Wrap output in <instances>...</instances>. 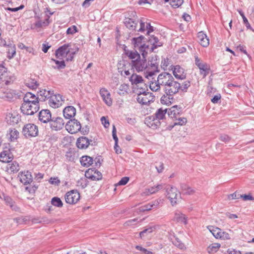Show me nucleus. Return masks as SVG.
I'll return each mask as SVG.
<instances>
[{
	"label": "nucleus",
	"mask_w": 254,
	"mask_h": 254,
	"mask_svg": "<svg viewBox=\"0 0 254 254\" xmlns=\"http://www.w3.org/2000/svg\"><path fill=\"white\" fill-rule=\"evenodd\" d=\"M146 58H144L142 57V59H140L134 61L132 63V66L138 72L146 70L145 77L149 79V77H151L155 73L159 71V63L157 55L152 57L151 60H149L148 63Z\"/></svg>",
	"instance_id": "1"
},
{
	"label": "nucleus",
	"mask_w": 254,
	"mask_h": 254,
	"mask_svg": "<svg viewBox=\"0 0 254 254\" xmlns=\"http://www.w3.org/2000/svg\"><path fill=\"white\" fill-rule=\"evenodd\" d=\"M23 99V103L21 105V110L24 114L33 115L39 111V98L35 94L27 92L24 95Z\"/></svg>",
	"instance_id": "2"
},
{
	"label": "nucleus",
	"mask_w": 254,
	"mask_h": 254,
	"mask_svg": "<svg viewBox=\"0 0 254 254\" xmlns=\"http://www.w3.org/2000/svg\"><path fill=\"white\" fill-rule=\"evenodd\" d=\"M173 78L174 77L171 73L167 72H163L158 75L156 80L150 83V88L152 91L155 92L159 91L161 86L164 89L167 85L170 84Z\"/></svg>",
	"instance_id": "3"
},
{
	"label": "nucleus",
	"mask_w": 254,
	"mask_h": 254,
	"mask_svg": "<svg viewBox=\"0 0 254 254\" xmlns=\"http://www.w3.org/2000/svg\"><path fill=\"white\" fill-rule=\"evenodd\" d=\"M148 42L152 45L151 46L144 44L139 47V52L144 58L147 57L148 52H153L155 49L162 46V43L154 35L149 37Z\"/></svg>",
	"instance_id": "4"
},
{
	"label": "nucleus",
	"mask_w": 254,
	"mask_h": 254,
	"mask_svg": "<svg viewBox=\"0 0 254 254\" xmlns=\"http://www.w3.org/2000/svg\"><path fill=\"white\" fill-rule=\"evenodd\" d=\"M70 45L64 44L59 47L56 51L55 55L57 58L62 59L64 57L69 54V57L67 58V61H71L73 59V55L75 54L76 51L71 52L70 50L69 47Z\"/></svg>",
	"instance_id": "5"
},
{
	"label": "nucleus",
	"mask_w": 254,
	"mask_h": 254,
	"mask_svg": "<svg viewBox=\"0 0 254 254\" xmlns=\"http://www.w3.org/2000/svg\"><path fill=\"white\" fill-rule=\"evenodd\" d=\"M166 196L174 206L176 204L177 201L180 198V192L178 191L177 189L172 186H169L166 189Z\"/></svg>",
	"instance_id": "6"
},
{
	"label": "nucleus",
	"mask_w": 254,
	"mask_h": 254,
	"mask_svg": "<svg viewBox=\"0 0 254 254\" xmlns=\"http://www.w3.org/2000/svg\"><path fill=\"white\" fill-rule=\"evenodd\" d=\"M181 83L176 81L174 78L171 80L170 84L167 85L163 89L164 92L167 95H174L180 90Z\"/></svg>",
	"instance_id": "7"
},
{
	"label": "nucleus",
	"mask_w": 254,
	"mask_h": 254,
	"mask_svg": "<svg viewBox=\"0 0 254 254\" xmlns=\"http://www.w3.org/2000/svg\"><path fill=\"white\" fill-rule=\"evenodd\" d=\"M22 133L27 138L35 137L38 135V128L37 126L34 124H28L23 127Z\"/></svg>",
	"instance_id": "8"
},
{
	"label": "nucleus",
	"mask_w": 254,
	"mask_h": 254,
	"mask_svg": "<svg viewBox=\"0 0 254 254\" xmlns=\"http://www.w3.org/2000/svg\"><path fill=\"white\" fill-rule=\"evenodd\" d=\"M20 94L21 92L12 89H6L5 91H0V98L11 101L19 98L21 96Z\"/></svg>",
	"instance_id": "9"
},
{
	"label": "nucleus",
	"mask_w": 254,
	"mask_h": 254,
	"mask_svg": "<svg viewBox=\"0 0 254 254\" xmlns=\"http://www.w3.org/2000/svg\"><path fill=\"white\" fill-rule=\"evenodd\" d=\"M81 126L79 122L76 120H70L65 125L67 131L71 134L77 132L81 129Z\"/></svg>",
	"instance_id": "10"
},
{
	"label": "nucleus",
	"mask_w": 254,
	"mask_h": 254,
	"mask_svg": "<svg viewBox=\"0 0 254 254\" xmlns=\"http://www.w3.org/2000/svg\"><path fill=\"white\" fill-rule=\"evenodd\" d=\"M49 99V105L53 108H59L60 106H62L64 102L62 96L60 94H52Z\"/></svg>",
	"instance_id": "11"
},
{
	"label": "nucleus",
	"mask_w": 254,
	"mask_h": 254,
	"mask_svg": "<svg viewBox=\"0 0 254 254\" xmlns=\"http://www.w3.org/2000/svg\"><path fill=\"white\" fill-rule=\"evenodd\" d=\"M80 195L76 190H71L67 192L65 195V200L66 203L69 204H74L79 199Z\"/></svg>",
	"instance_id": "12"
},
{
	"label": "nucleus",
	"mask_w": 254,
	"mask_h": 254,
	"mask_svg": "<svg viewBox=\"0 0 254 254\" xmlns=\"http://www.w3.org/2000/svg\"><path fill=\"white\" fill-rule=\"evenodd\" d=\"M195 64L200 69V74H203L205 77L208 73L210 70V66L205 63L201 62L198 57L195 58Z\"/></svg>",
	"instance_id": "13"
},
{
	"label": "nucleus",
	"mask_w": 254,
	"mask_h": 254,
	"mask_svg": "<svg viewBox=\"0 0 254 254\" xmlns=\"http://www.w3.org/2000/svg\"><path fill=\"white\" fill-rule=\"evenodd\" d=\"M152 99L151 93L145 91L138 93L136 98L137 102L142 105H147Z\"/></svg>",
	"instance_id": "14"
},
{
	"label": "nucleus",
	"mask_w": 254,
	"mask_h": 254,
	"mask_svg": "<svg viewBox=\"0 0 254 254\" xmlns=\"http://www.w3.org/2000/svg\"><path fill=\"white\" fill-rule=\"evenodd\" d=\"M10 74L6 67L2 64L0 65V80L4 82L5 84H8L10 81Z\"/></svg>",
	"instance_id": "15"
},
{
	"label": "nucleus",
	"mask_w": 254,
	"mask_h": 254,
	"mask_svg": "<svg viewBox=\"0 0 254 254\" xmlns=\"http://www.w3.org/2000/svg\"><path fill=\"white\" fill-rule=\"evenodd\" d=\"M85 176L92 181H99L102 178V175L100 172L92 169H88L85 172Z\"/></svg>",
	"instance_id": "16"
},
{
	"label": "nucleus",
	"mask_w": 254,
	"mask_h": 254,
	"mask_svg": "<svg viewBox=\"0 0 254 254\" xmlns=\"http://www.w3.org/2000/svg\"><path fill=\"white\" fill-rule=\"evenodd\" d=\"M20 116L14 111H10L6 114L5 119L7 122L12 125L17 124L20 120Z\"/></svg>",
	"instance_id": "17"
},
{
	"label": "nucleus",
	"mask_w": 254,
	"mask_h": 254,
	"mask_svg": "<svg viewBox=\"0 0 254 254\" xmlns=\"http://www.w3.org/2000/svg\"><path fill=\"white\" fill-rule=\"evenodd\" d=\"M13 158V154L9 149L6 148L0 153V161L2 162L10 163Z\"/></svg>",
	"instance_id": "18"
},
{
	"label": "nucleus",
	"mask_w": 254,
	"mask_h": 254,
	"mask_svg": "<svg viewBox=\"0 0 254 254\" xmlns=\"http://www.w3.org/2000/svg\"><path fill=\"white\" fill-rule=\"evenodd\" d=\"M64 125V122L63 118L57 117L55 120H51L50 126L52 129L55 130H59L62 129Z\"/></svg>",
	"instance_id": "19"
},
{
	"label": "nucleus",
	"mask_w": 254,
	"mask_h": 254,
	"mask_svg": "<svg viewBox=\"0 0 254 254\" xmlns=\"http://www.w3.org/2000/svg\"><path fill=\"white\" fill-rule=\"evenodd\" d=\"M18 177L20 181L25 185L30 184L33 181L31 173L28 171L20 173Z\"/></svg>",
	"instance_id": "20"
},
{
	"label": "nucleus",
	"mask_w": 254,
	"mask_h": 254,
	"mask_svg": "<svg viewBox=\"0 0 254 254\" xmlns=\"http://www.w3.org/2000/svg\"><path fill=\"white\" fill-rule=\"evenodd\" d=\"M100 94L102 98L106 105L110 106L112 104V99L110 92L105 88H102L100 90Z\"/></svg>",
	"instance_id": "21"
},
{
	"label": "nucleus",
	"mask_w": 254,
	"mask_h": 254,
	"mask_svg": "<svg viewBox=\"0 0 254 254\" xmlns=\"http://www.w3.org/2000/svg\"><path fill=\"white\" fill-rule=\"evenodd\" d=\"M168 112V116L172 119H177L182 114V110L181 107L178 106H174L170 108Z\"/></svg>",
	"instance_id": "22"
},
{
	"label": "nucleus",
	"mask_w": 254,
	"mask_h": 254,
	"mask_svg": "<svg viewBox=\"0 0 254 254\" xmlns=\"http://www.w3.org/2000/svg\"><path fill=\"white\" fill-rule=\"evenodd\" d=\"M91 142L92 140H89L86 137L81 136L77 139L76 145L79 149H85L88 147Z\"/></svg>",
	"instance_id": "23"
},
{
	"label": "nucleus",
	"mask_w": 254,
	"mask_h": 254,
	"mask_svg": "<svg viewBox=\"0 0 254 254\" xmlns=\"http://www.w3.org/2000/svg\"><path fill=\"white\" fill-rule=\"evenodd\" d=\"M174 76L177 79H184L186 77V75L184 73V69L180 65H176L173 70Z\"/></svg>",
	"instance_id": "24"
},
{
	"label": "nucleus",
	"mask_w": 254,
	"mask_h": 254,
	"mask_svg": "<svg viewBox=\"0 0 254 254\" xmlns=\"http://www.w3.org/2000/svg\"><path fill=\"white\" fill-rule=\"evenodd\" d=\"M39 120L44 123H47L51 121V114L48 110H42L39 114Z\"/></svg>",
	"instance_id": "25"
},
{
	"label": "nucleus",
	"mask_w": 254,
	"mask_h": 254,
	"mask_svg": "<svg viewBox=\"0 0 254 254\" xmlns=\"http://www.w3.org/2000/svg\"><path fill=\"white\" fill-rule=\"evenodd\" d=\"M197 38L200 44L204 47H207L209 44V40L207 36L202 31L197 34Z\"/></svg>",
	"instance_id": "26"
},
{
	"label": "nucleus",
	"mask_w": 254,
	"mask_h": 254,
	"mask_svg": "<svg viewBox=\"0 0 254 254\" xmlns=\"http://www.w3.org/2000/svg\"><path fill=\"white\" fill-rule=\"evenodd\" d=\"M75 114L76 110L73 106L66 107L63 110L64 116L66 119H70L72 117H74Z\"/></svg>",
	"instance_id": "27"
},
{
	"label": "nucleus",
	"mask_w": 254,
	"mask_h": 254,
	"mask_svg": "<svg viewBox=\"0 0 254 254\" xmlns=\"http://www.w3.org/2000/svg\"><path fill=\"white\" fill-rule=\"evenodd\" d=\"M6 167V171L9 173H16L19 170V166L18 163L14 161L11 163H8Z\"/></svg>",
	"instance_id": "28"
},
{
	"label": "nucleus",
	"mask_w": 254,
	"mask_h": 254,
	"mask_svg": "<svg viewBox=\"0 0 254 254\" xmlns=\"http://www.w3.org/2000/svg\"><path fill=\"white\" fill-rule=\"evenodd\" d=\"M207 228L215 238L216 239L221 238L222 230L220 228L212 226H209Z\"/></svg>",
	"instance_id": "29"
},
{
	"label": "nucleus",
	"mask_w": 254,
	"mask_h": 254,
	"mask_svg": "<svg viewBox=\"0 0 254 254\" xmlns=\"http://www.w3.org/2000/svg\"><path fill=\"white\" fill-rule=\"evenodd\" d=\"M124 23L126 27L129 29L131 30L135 29L137 23L135 20L130 18H126Z\"/></svg>",
	"instance_id": "30"
},
{
	"label": "nucleus",
	"mask_w": 254,
	"mask_h": 254,
	"mask_svg": "<svg viewBox=\"0 0 254 254\" xmlns=\"http://www.w3.org/2000/svg\"><path fill=\"white\" fill-rule=\"evenodd\" d=\"M126 55L132 60L131 64L136 61L137 60L140 59V56L136 51H128L126 53Z\"/></svg>",
	"instance_id": "31"
},
{
	"label": "nucleus",
	"mask_w": 254,
	"mask_h": 254,
	"mask_svg": "<svg viewBox=\"0 0 254 254\" xmlns=\"http://www.w3.org/2000/svg\"><path fill=\"white\" fill-rule=\"evenodd\" d=\"M93 161L92 158L88 156H82L80 159L81 164L85 167H88L92 165Z\"/></svg>",
	"instance_id": "32"
},
{
	"label": "nucleus",
	"mask_w": 254,
	"mask_h": 254,
	"mask_svg": "<svg viewBox=\"0 0 254 254\" xmlns=\"http://www.w3.org/2000/svg\"><path fill=\"white\" fill-rule=\"evenodd\" d=\"M129 80L132 84L140 83L143 80L142 76L134 73L132 74V75L129 77Z\"/></svg>",
	"instance_id": "33"
},
{
	"label": "nucleus",
	"mask_w": 254,
	"mask_h": 254,
	"mask_svg": "<svg viewBox=\"0 0 254 254\" xmlns=\"http://www.w3.org/2000/svg\"><path fill=\"white\" fill-rule=\"evenodd\" d=\"M156 229V226H149L142 231L139 233V236L141 238L147 236L149 234L154 232Z\"/></svg>",
	"instance_id": "34"
},
{
	"label": "nucleus",
	"mask_w": 254,
	"mask_h": 254,
	"mask_svg": "<svg viewBox=\"0 0 254 254\" xmlns=\"http://www.w3.org/2000/svg\"><path fill=\"white\" fill-rule=\"evenodd\" d=\"M4 201L7 205L9 206V207L14 211H18L19 208L18 207L16 206L15 203V202L13 201V200L9 197L6 196L4 198Z\"/></svg>",
	"instance_id": "35"
},
{
	"label": "nucleus",
	"mask_w": 254,
	"mask_h": 254,
	"mask_svg": "<svg viewBox=\"0 0 254 254\" xmlns=\"http://www.w3.org/2000/svg\"><path fill=\"white\" fill-rule=\"evenodd\" d=\"M129 90V87L128 84L124 83L120 86L118 93L120 95H126L128 94Z\"/></svg>",
	"instance_id": "36"
},
{
	"label": "nucleus",
	"mask_w": 254,
	"mask_h": 254,
	"mask_svg": "<svg viewBox=\"0 0 254 254\" xmlns=\"http://www.w3.org/2000/svg\"><path fill=\"white\" fill-rule=\"evenodd\" d=\"M167 109H159L155 114L156 120H160L163 119L167 112Z\"/></svg>",
	"instance_id": "37"
},
{
	"label": "nucleus",
	"mask_w": 254,
	"mask_h": 254,
	"mask_svg": "<svg viewBox=\"0 0 254 254\" xmlns=\"http://www.w3.org/2000/svg\"><path fill=\"white\" fill-rule=\"evenodd\" d=\"M220 246L219 243H213L208 247L207 251L209 254H214L218 251Z\"/></svg>",
	"instance_id": "38"
},
{
	"label": "nucleus",
	"mask_w": 254,
	"mask_h": 254,
	"mask_svg": "<svg viewBox=\"0 0 254 254\" xmlns=\"http://www.w3.org/2000/svg\"><path fill=\"white\" fill-rule=\"evenodd\" d=\"M174 219L178 222L183 223L185 224L187 223V217L186 215L183 213H176L174 217Z\"/></svg>",
	"instance_id": "39"
},
{
	"label": "nucleus",
	"mask_w": 254,
	"mask_h": 254,
	"mask_svg": "<svg viewBox=\"0 0 254 254\" xmlns=\"http://www.w3.org/2000/svg\"><path fill=\"white\" fill-rule=\"evenodd\" d=\"M181 189L184 194H191L194 192V190L185 184H181Z\"/></svg>",
	"instance_id": "40"
},
{
	"label": "nucleus",
	"mask_w": 254,
	"mask_h": 254,
	"mask_svg": "<svg viewBox=\"0 0 254 254\" xmlns=\"http://www.w3.org/2000/svg\"><path fill=\"white\" fill-rule=\"evenodd\" d=\"M38 94L40 96H41L43 98V100H45L46 99H49L53 93V91H51L50 90L42 89L38 92Z\"/></svg>",
	"instance_id": "41"
},
{
	"label": "nucleus",
	"mask_w": 254,
	"mask_h": 254,
	"mask_svg": "<svg viewBox=\"0 0 254 254\" xmlns=\"http://www.w3.org/2000/svg\"><path fill=\"white\" fill-rule=\"evenodd\" d=\"M173 95H169L165 94L163 95L160 99L161 103L163 104L170 105L171 104V99H173Z\"/></svg>",
	"instance_id": "42"
},
{
	"label": "nucleus",
	"mask_w": 254,
	"mask_h": 254,
	"mask_svg": "<svg viewBox=\"0 0 254 254\" xmlns=\"http://www.w3.org/2000/svg\"><path fill=\"white\" fill-rule=\"evenodd\" d=\"M87 178L85 176L84 178H82L78 180L76 182V186L80 187L81 189H83L85 188L88 184Z\"/></svg>",
	"instance_id": "43"
},
{
	"label": "nucleus",
	"mask_w": 254,
	"mask_h": 254,
	"mask_svg": "<svg viewBox=\"0 0 254 254\" xmlns=\"http://www.w3.org/2000/svg\"><path fill=\"white\" fill-rule=\"evenodd\" d=\"M51 204L58 207H62L63 203L61 199L58 197H54L51 199Z\"/></svg>",
	"instance_id": "44"
},
{
	"label": "nucleus",
	"mask_w": 254,
	"mask_h": 254,
	"mask_svg": "<svg viewBox=\"0 0 254 254\" xmlns=\"http://www.w3.org/2000/svg\"><path fill=\"white\" fill-rule=\"evenodd\" d=\"M163 186L162 185H158L156 186L152 187L148 190V191L146 192L147 194H153L158 191L159 190L162 189Z\"/></svg>",
	"instance_id": "45"
},
{
	"label": "nucleus",
	"mask_w": 254,
	"mask_h": 254,
	"mask_svg": "<svg viewBox=\"0 0 254 254\" xmlns=\"http://www.w3.org/2000/svg\"><path fill=\"white\" fill-rule=\"evenodd\" d=\"M144 38V37L142 36H139L137 38H134L132 39L133 45L135 48L138 47L139 48L140 46L142 45L141 41Z\"/></svg>",
	"instance_id": "46"
},
{
	"label": "nucleus",
	"mask_w": 254,
	"mask_h": 254,
	"mask_svg": "<svg viewBox=\"0 0 254 254\" xmlns=\"http://www.w3.org/2000/svg\"><path fill=\"white\" fill-rule=\"evenodd\" d=\"M238 11L239 12V13L242 16L243 20L244 23L245 24L247 28L248 29H250L252 30L253 31H254L252 29L250 23H249L247 18L245 17L244 13L241 10H238Z\"/></svg>",
	"instance_id": "47"
},
{
	"label": "nucleus",
	"mask_w": 254,
	"mask_h": 254,
	"mask_svg": "<svg viewBox=\"0 0 254 254\" xmlns=\"http://www.w3.org/2000/svg\"><path fill=\"white\" fill-rule=\"evenodd\" d=\"M173 243L175 246L181 250H185L186 249L185 245L178 238H175L173 241Z\"/></svg>",
	"instance_id": "48"
},
{
	"label": "nucleus",
	"mask_w": 254,
	"mask_h": 254,
	"mask_svg": "<svg viewBox=\"0 0 254 254\" xmlns=\"http://www.w3.org/2000/svg\"><path fill=\"white\" fill-rule=\"evenodd\" d=\"M52 60L56 64V66H54L55 68H57L58 69H63L65 67V64H64V61H59L58 60H55L54 59H52Z\"/></svg>",
	"instance_id": "49"
},
{
	"label": "nucleus",
	"mask_w": 254,
	"mask_h": 254,
	"mask_svg": "<svg viewBox=\"0 0 254 254\" xmlns=\"http://www.w3.org/2000/svg\"><path fill=\"white\" fill-rule=\"evenodd\" d=\"M176 122L174 123V126L176 125L183 126L185 125L187 122V119L185 118H178L175 119Z\"/></svg>",
	"instance_id": "50"
},
{
	"label": "nucleus",
	"mask_w": 254,
	"mask_h": 254,
	"mask_svg": "<svg viewBox=\"0 0 254 254\" xmlns=\"http://www.w3.org/2000/svg\"><path fill=\"white\" fill-rule=\"evenodd\" d=\"M18 134L19 132L16 129H11L9 132L10 138L11 140L13 141L16 139L18 136Z\"/></svg>",
	"instance_id": "51"
},
{
	"label": "nucleus",
	"mask_w": 254,
	"mask_h": 254,
	"mask_svg": "<svg viewBox=\"0 0 254 254\" xmlns=\"http://www.w3.org/2000/svg\"><path fill=\"white\" fill-rule=\"evenodd\" d=\"M49 24V19L47 18L45 20L42 21L41 20L38 21L36 22L35 25L37 27H41L43 26H46Z\"/></svg>",
	"instance_id": "52"
},
{
	"label": "nucleus",
	"mask_w": 254,
	"mask_h": 254,
	"mask_svg": "<svg viewBox=\"0 0 254 254\" xmlns=\"http://www.w3.org/2000/svg\"><path fill=\"white\" fill-rule=\"evenodd\" d=\"M8 58L11 59L16 54V48L15 46H12L11 48H9L7 52Z\"/></svg>",
	"instance_id": "53"
},
{
	"label": "nucleus",
	"mask_w": 254,
	"mask_h": 254,
	"mask_svg": "<svg viewBox=\"0 0 254 254\" xmlns=\"http://www.w3.org/2000/svg\"><path fill=\"white\" fill-rule=\"evenodd\" d=\"M26 85L31 89H35L37 88L38 84L36 81L32 80L31 81L26 82Z\"/></svg>",
	"instance_id": "54"
},
{
	"label": "nucleus",
	"mask_w": 254,
	"mask_h": 254,
	"mask_svg": "<svg viewBox=\"0 0 254 254\" xmlns=\"http://www.w3.org/2000/svg\"><path fill=\"white\" fill-rule=\"evenodd\" d=\"M190 86V82L189 81H186L181 84L180 90L182 91L186 92L188 88Z\"/></svg>",
	"instance_id": "55"
},
{
	"label": "nucleus",
	"mask_w": 254,
	"mask_h": 254,
	"mask_svg": "<svg viewBox=\"0 0 254 254\" xmlns=\"http://www.w3.org/2000/svg\"><path fill=\"white\" fill-rule=\"evenodd\" d=\"M163 202V200L161 199H158L152 202L151 203L152 209L157 208L159 206V204Z\"/></svg>",
	"instance_id": "56"
},
{
	"label": "nucleus",
	"mask_w": 254,
	"mask_h": 254,
	"mask_svg": "<svg viewBox=\"0 0 254 254\" xmlns=\"http://www.w3.org/2000/svg\"><path fill=\"white\" fill-rule=\"evenodd\" d=\"M183 0H172L171 4L174 7H178L183 3Z\"/></svg>",
	"instance_id": "57"
},
{
	"label": "nucleus",
	"mask_w": 254,
	"mask_h": 254,
	"mask_svg": "<svg viewBox=\"0 0 254 254\" xmlns=\"http://www.w3.org/2000/svg\"><path fill=\"white\" fill-rule=\"evenodd\" d=\"M77 32V27L74 25H73L72 26L69 27L66 30L67 34L73 35V34Z\"/></svg>",
	"instance_id": "58"
},
{
	"label": "nucleus",
	"mask_w": 254,
	"mask_h": 254,
	"mask_svg": "<svg viewBox=\"0 0 254 254\" xmlns=\"http://www.w3.org/2000/svg\"><path fill=\"white\" fill-rule=\"evenodd\" d=\"M152 209L151 203H148L147 204L144 205L143 206H141L139 208L140 211L144 212L145 211H149Z\"/></svg>",
	"instance_id": "59"
},
{
	"label": "nucleus",
	"mask_w": 254,
	"mask_h": 254,
	"mask_svg": "<svg viewBox=\"0 0 254 254\" xmlns=\"http://www.w3.org/2000/svg\"><path fill=\"white\" fill-rule=\"evenodd\" d=\"M49 182L52 184L55 185H59L60 184V180L57 178H51L49 180Z\"/></svg>",
	"instance_id": "60"
},
{
	"label": "nucleus",
	"mask_w": 254,
	"mask_h": 254,
	"mask_svg": "<svg viewBox=\"0 0 254 254\" xmlns=\"http://www.w3.org/2000/svg\"><path fill=\"white\" fill-rule=\"evenodd\" d=\"M129 181V178L125 177L122 178V179L118 182L117 185H125Z\"/></svg>",
	"instance_id": "61"
},
{
	"label": "nucleus",
	"mask_w": 254,
	"mask_h": 254,
	"mask_svg": "<svg viewBox=\"0 0 254 254\" xmlns=\"http://www.w3.org/2000/svg\"><path fill=\"white\" fill-rule=\"evenodd\" d=\"M220 239H222L223 240H230L231 239V237L228 233L222 231L221 238Z\"/></svg>",
	"instance_id": "62"
},
{
	"label": "nucleus",
	"mask_w": 254,
	"mask_h": 254,
	"mask_svg": "<svg viewBox=\"0 0 254 254\" xmlns=\"http://www.w3.org/2000/svg\"><path fill=\"white\" fill-rule=\"evenodd\" d=\"M240 197L242 198L244 200H254V198L250 194H241Z\"/></svg>",
	"instance_id": "63"
},
{
	"label": "nucleus",
	"mask_w": 254,
	"mask_h": 254,
	"mask_svg": "<svg viewBox=\"0 0 254 254\" xmlns=\"http://www.w3.org/2000/svg\"><path fill=\"white\" fill-rule=\"evenodd\" d=\"M101 121L105 127L107 128L109 126V121L105 117H102L101 119Z\"/></svg>",
	"instance_id": "64"
}]
</instances>
